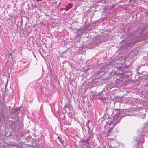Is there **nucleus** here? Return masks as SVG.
Returning <instances> with one entry per match:
<instances>
[{
  "label": "nucleus",
  "mask_w": 148,
  "mask_h": 148,
  "mask_svg": "<svg viewBox=\"0 0 148 148\" xmlns=\"http://www.w3.org/2000/svg\"><path fill=\"white\" fill-rule=\"evenodd\" d=\"M119 114H116L113 118V120L114 121V123L115 124L117 123L119 121Z\"/></svg>",
  "instance_id": "nucleus-1"
},
{
  "label": "nucleus",
  "mask_w": 148,
  "mask_h": 148,
  "mask_svg": "<svg viewBox=\"0 0 148 148\" xmlns=\"http://www.w3.org/2000/svg\"><path fill=\"white\" fill-rule=\"evenodd\" d=\"M110 131L109 130V131H108L106 133V134H105L106 135V136H109V135H110Z\"/></svg>",
  "instance_id": "nucleus-3"
},
{
  "label": "nucleus",
  "mask_w": 148,
  "mask_h": 148,
  "mask_svg": "<svg viewBox=\"0 0 148 148\" xmlns=\"http://www.w3.org/2000/svg\"><path fill=\"white\" fill-rule=\"evenodd\" d=\"M59 140L60 142L63 145L64 144V142L60 138H59Z\"/></svg>",
  "instance_id": "nucleus-4"
},
{
  "label": "nucleus",
  "mask_w": 148,
  "mask_h": 148,
  "mask_svg": "<svg viewBox=\"0 0 148 148\" xmlns=\"http://www.w3.org/2000/svg\"><path fill=\"white\" fill-rule=\"evenodd\" d=\"M86 143L87 146L88 147V146L89 145V143L88 140L86 141Z\"/></svg>",
  "instance_id": "nucleus-5"
},
{
  "label": "nucleus",
  "mask_w": 148,
  "mask_h": 148,
  "mask_svg": "<svg viewBox=\"0 0 148 148\" xmlns=\"http://www.w3.org/2000/svg\"><path fill=\"white\" fill-rule=\"evenodd\" d=\"M108 139H109L110 140H113L114 139L113 138H108Z\"/></svg>",
  "instance_id": "nucleus-6"
},
{
  "label": "nucleus",
  "mask_w": 148,
  "mask_h": 148,
  "mask_svg": "<svg viewBox=\"0 0 148 148\" xmlns=\"http://www.w3.org/2000/svg\"><path fill=\"white\" fill-rule=\"evenodd\" d=\"M73 6V5L71 3H69L66 6V11L68 10L69 9L71 8Z\"/></svg>",
  "instance_id": "nucleus-2"
}]
</instances>
